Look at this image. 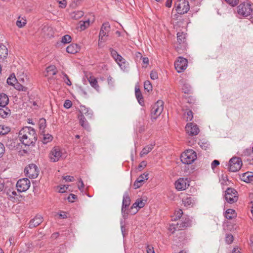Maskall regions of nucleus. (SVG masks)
I'll return each instance as SVG.
<instances>
[{
	"instance_id": "9b49d317",
	"label": "nucleus",
	"mask_w": 253,
	"mask_h": 253,
	"mask_svg": "<svg viewBox=\"0 0 253 253\" xmlns=\"http://www.w3.org/2000/svg\"><path fill=\"white\" fill-rule=\"evenodd\" d=\"M30 186V180L27 178L19 179L16 184L17 190L20 192L27 191L29 188Z\"/></svg>"
},
{
	"instance_id": "7ed1b4c3",
	"label": "nucleus",
	"mask_w": 253,
	"mask_h": 253,
	"mask_svg": "<svg viewBox=\"0 0 253 253\" xmlns=\"http://www.w3.org/2000/svg\"><path fill=\"white\" fill-rule=\"evenodd\" d=\"M197 158L196 153L192 149H188L181 155V161L183 164H190Z\"/></svg>"
},
{
	"instance_id": "e433bc0d",
	"label": "nucleus",
	"mask_w": 253,
	"mask_h": 253,
	"mask_svg": "<svg viewBox=\"0 0 253 253\" xmlns=\"http://www.w3.org/2000/svg\"><path fill=\"white\" fill-rule=\"evenodd\" d=\"M79 28L80 30L83 31L89 25V20H87L84 21H80L79 23Z\"/></svg>"
},
{
	"instance_id": "bf43d9fd",
	"label": "nucleus",
	"mask_w": 253,
	"mask_h": 253,
	"mask_svg": "<svg viewBox=\"0 0 253 253\" xmlns=\"http://www.w3.org/2000/svg\"><path fill=\"white\" fill-rule=\"evenodd\" d=\"M4 187V180L0 178V192L2 191Z\"/></svg>"
},
{
	"instance_id": "412c9836",
	"label": "nucleus",
	"mask_w": 253,
	"mask_h": 253,
	"mask_svg": "<svg viewBox=\"0 0 253 253\" xmlns=\"http://www.w3.org/2000/svg\"><path fill=\"white\" fill-rule=\"evenodd\" d=\"M110 26L108 23H104L100 29L99 35L102 36H108V33L110 31Z\"/></svg>"
},
{
	"instance_id": "ddd939ff",
	"label": "nucleus",
	"mask_w": 253,
	"mask_h": 253,
	"mask_svg": "<svg viewBox=\"0 0 253 253\" xmlns=\"http://www.w3.org/2000/svg\"><path fill=\"white\" fill-rule=\"evenodd\" d=\"M189 186V181L187 178H180L175 182L176 189L178 191L185 190Z\"/></svg>"
},
{
	"instance_id": "0eeeda50",
	"label": "nucleus",
	"mask_w": 253,
	"mask_h": 253,
	"mask_svg": "<svg viewBox=\"0 0 253 253\" xmlns=\"http://www.w3.org/2000/svg\"><path fill=\"white\" fill-rule=\"evenodd\" d=\"M111 54L112 57L115 59V61L119 65L120 67L123 70H125L127 67L128 64L126 62V60L118 52L113 49H110Z\"/></svg>"
},
{
	"instance_id": "c9c22d12",
	"label": "nucleus",
	"mask_w": 253,
	"mask_h": 253,
	"mask_svg": "<svg viewBox=\"0 0 253 253\" xmlns=\"http://www.w3.org/2000/svg\"><path fill=\"white\" fill-rule=\"evenodd\" d=\"M17 82V79L14 75H11L7 79V83L9 85L14 86Z\"/></svg>"
},
{
	"instance_id": "20e7f679",
	"label": "nucleus",
	"mask_w": 253,
	"mask_h": 253,
	"mask_svg": "<svg viewBox=\"0 0 253 253\" xmlns=\"http://www.w3.org/2000/svg\"><path fill=\"white\" fill-rule=\"evenodd\" d=\"M224 197L228 203L232 204L238 201V194L234 188H228L225 191Z\"/></svg>"
},
{
	"instance_id": "393cba45",
	"label": "nucleus",
	"mask_w": 253,
	"mask_h": 253,
	"mask_svg": "<svg viewBox=\"0 0 253 253\" xmlns=\"http://www.w3.org/2000/svg\"><path fill=\"white\" fill-rule=\"evenodd\" d=\"M17 78L18 81L22 84H25L28 82V79L26 73L24 71H20L17 74Z\"/></svg>"
},
{
	"instance_id": "680f3d73",
	"label": "nucleus",
	"mask_w": 253,
	"mask_h": 253,
	"mask_svg": "<svg viewBox=\"0 0 253 253\" xmlns=\"http://www.w3.org/2000/svg\"><path fill=\"white\" fill-rule=\"evenodd\" d=\"M63 178L66 181H73L74 180V177L69 175L64 176Z\"/></svg>"
},
{
	"instance_id": "39448f33",
	"label": "nucleus",
	"mask_w": 253,
	"mask_h": 253,
	"mask_svg": "<svg viewBox=\"0 0 253 253\" xmlns=\"http://www.w3.org/2000/svg\"><path fill=\"white\" fill-rule=\"evenodd\" d=\"M164 110V102L158 100L153 106L151 110V119L153 121L161 114Z\"/></svg>"
},
{
	"instance_id": "4be33fe9",
	"label": "nucleus",
	"mask_w": 253,
	"mask_h": 253,
	"mask_svg": "<svg viewBox=\"0 0 253 253\" xmlns=\"http://www.w3.org/2000/svg\"><path fill=\"white\" fill-rule=\"evenodd\" d=\"M11 111L6 106L0 107V117L6 118L10 116Z\"/></svg>"
},
{
	"instance_id": "37998d69",
	"label": "nucleus",
	"mask_w": 253,
	"mask_h": 253,
	"mask_svg": "<svg viewBox=\"0 0 253 253\" xmlns=\"http://www.w3.org/2000/svg\"><path fill=\"white\" fill-rule=\"evenodd\" d=\"M177 41L181 43V42H184V40L185 38V35L183 34V33L178 32L177 34Z\"/></svg>"
},
{
	"instance_id": "9d476101",
	"label": "nucleus",
	"mask_w": 253,
	"mask_h": 253,
	"mask_svg": "<svg viewBox=\"0 0 253 253\" xmlns=\"http://www.w3.org/2000/svg\"><path fill=\"white\" fill-rule=\"evenodd\" d=\"M24 172L27 176L31 179L36 178L39 175L37 166L34 164L29 165L25 168Z\"/></svg>"
},
{
	"instance_id": "f8f14e48",
	"label": "nucleus",
	"mask_w": 253,
	"mask_h": 253,
	"mask_svg": "<svg viewBox=\"0 0 253 253\" xmlns=\"http://www.w3.org/2000/svg\"><path fill=\"white\" fill-rule=\"evenodd\" d=\"M174 66L177 72H182L187 68V60L184 58L179 57L175 61Z\"/></svg>"
},
{
	"instance_id": "13d9d810",
	"label": "nucleus",
	"mask_w": 253,
	"mask_h": 253,
	"mask_svg": "<svg viewBox=\"0 0 253 253\" xmlns=\"http://www.w3.org/2000/svg\"><path fill=\"white\" fill-rule=\"evenodd\" d=\"M146 251L147 253H155L154 248L150 245L147 246Z\"/></svg>"
},
{
	"instance_id": "8fccbe9b",
	"label": "nucleus",
	"mask_w": 253,
	"mask_h": 253,
	"mask_svg": "<svg viewBox=\"0 0 253 253\" xmlns=\"http://www.w3.org/2000/svg\"><path fill=\"white\" fill-rule=\"evenodd\" d=\"M14 86L15 88L17 90H18L20 91V90H22V91L25 90V89H24L25 87H24V86L23 85L21 84H20L17 83V82Z\"/></svg>"
},
{
	"instance_id": "f3484780",
	"label": "nucleus",
	"mask_w": 253,
	"mask_h": 253,
	"mask_svg": "<svg viewBox=\"0 0 253 253\" xmlns=\"http://www.w3.org/2000/svg\"><path fill=\"white\" fill-rule=\"evenodd\" d=\"M80 50V47L77 44L72 43L70 44L66 48V51L68 53L71 54H75Z\"/></svg>"
},
{
	"instance_id": "f257e3e1",
	"label": "nucleus",
	"mask_w": 253,
	"mask_h": 253,
	"mask_svg": "<svg viewBox=\"0 0 253 253\" xmlns=\"http://www.w3.org/2000/svg\"><path fill=\"white\" fill-rule=\"evenodd\" d=\"M19 138L25 145L29 146L37 140L35 130L31 127H24L19 132Z\"/></svg>"
},
{
	"instance_id": "473e14b6",
	"label": "nucleus",
	"mask_w": 253,
	"mask_h": 253,
	"mask_svg": "<svg viewBox=\"0 0 253 253\" xmlns=\"http://www.w3.org/2000/svg\"><path fill=\"white\" fill-rule=\"evenodd\" d=\"M46 76H54L56 74V70L54 66H49L46 68Z\"/></svg>"
},
{
	"instance_id": "5701e85b",
	"label": "nucleus",
	"mask_w": 253,
	"mask_h": 253,
	"mask_svg": "<svg viewBox=\"0 0 253 253\" xmlns=\"http://www.w3.org/2000/svg\"><path fill=\"white\" fill-rule=\"evenodd\" d=\"M79 111L80 113V115H84V114H85L89 118H91L93 115L92 111L89 109L85 107L84 106H81L79 109Z\"/></svg>"
},
{
	"instance_id": "f704fd0d",
	"label": "nucleus",
	"mask_w": 253,
	"mask_h": 253,
	"mask_svg": "<svg viewBox=\"0 0 253 253\" xmlns=\"http://www.w3.org/2000/svg\"><path fill=\"white\" fill-rule=\"evenodd\" d=\"M153 148V145H149L144 147L140 153L141 156L147 155Z\"/></svg>"
},
{
	"instance_id": "6e6d98bb",
	"label": "nucleus",
	"mask_w": 253,
	"mask_h": 253,
	"mask_svg": "<svg viewBox=\"0 0 253 253\" xmlns=\"http://www.w3.org/2000/svg\"><path fill=\"white\" fill-rule=\"evenodd\" d=\"M68 185H62L60 187V188L59 189V192L60 193H64V192H65L67 189L68 188Z\"/></svg>"
},
{
	"instance_id": "3c124183",
	"label": "nucleus",
	"mask_w": 253,
	"mask_h": 253,
	"mask_svg": "<svg viewBox=\"0 0 253 253\" xmlns=\"http://www.w3.org/2000/svg\"><path fill=\"white\" fill-rule=\"evenodd\" d=\"M150 77L152 80H156L158 78V75L156 71H152L150 74Z\"/></svg>"
},
{
	"instance_id": "69168bd1",
	"label": "nucleus",
	"mask_w": 253,
	"mask_h": 253,
	"mask_svg": "<svg viewBox=\"0 0 253 253\" xmlns=\"http://www.w3.org/2000/svg\"><path fill=\"white\" fill-rule=\"evenodd\" d=\"M142 61L144 64H145V67H147L148 64H149V59L147 57H144L142 58Z\"/></svg>"
},
{
	"instance_id": "2f4dec72",
	"label": "nucleus",
	"mask_w": 253,
	"mask_h": 253,
	"mask_svg": "<svg viewBox=\"0 0 253 253\" xmlns=\"http://www.w3.org/2000/svg\"><path fill=\"white\" fill-rule=\"evenodd\" d=\"M84 15V12L81 10L75 11L70 14L71 17L75 20L81 18Z\"/></svg>"
},
{
	"instance_id": "a211bd4d",
	"label": "nucleus",
	"mask_w": 253,
	"mask_h": 253,
	"mask_svg": "<svg viewBox=\"0 0 253 253\" xmlns=\"http://www.w3.org/2000/svg\"><path fill=\"white\" fill-rule=\"evenodd\" d=\"M8 55V49L7 47L0 43V61H3Z\"/></svg>"
},
{
	"instance_id": "de8ad7c7",
	"label": "nucleus",
	"mask_w": 253,
	"mask_h": 253,
	"mask_svg": "<svg viewBox=\"0 0 253 253\" xmlns=\"http://www.w3.org/2000/svg\"><path fill=\"white\" fill-rule=\"evenodd\" d=\"M225 1L231 6H234L238 4L239 0H225Z\"/></svg>"
},
{
	"instance_id": "a878e982",
	"label": "nucleus",
	"mask_w": 253,
	"mask_h": 253,
	"mask_svg": "<svg viewBox=\"0 0 253 253\" xmlns=\"http://www.w3.org/2000/svg\"><path fill=\"white\" fill-rule=\"evenodd\" d=\"M87 80L91 86L96 90H99V86L98 84L97 79L93 76H89L87 77Z\"/></svg>"
},
{
	"instance_id": "cd10ccee",
	"label": "nucleus",
	"mask_w": 253,
	"mask_h": 253,
	"mask_svg": "<svg viewBox=\"0 0 253 253\" xmlns=\"http://www.w3.org/2000/svg\"><path fill=\"white\" fill-rule=\"evenodd\" d=\"M9 102L7 95L4 93H0V107L6 106Z\"/></svg>"
},
{
	"instance_id": "774afa93",
	"label": "nucleus",
	"mask_w": 253,
	"mask_h": 253,
	"mask_svg": "<svg viewBox=\"0 0 253 253\" xmlns=\"http://www.w3.org/2000/svg\"><path fill=\"white\" fill-rule=\"evenodd\" d=\"M182 213H183V212H182V210H179L178 211H177L176 215V216L178 218H179L181 216Z\"/></svg>"
},
{
	"instance_id": "4468645a",
	"label": "nucleus",
	"mask_w": 253,
	"mask_h": 253,
	"mask_svg": "<svg viewBox=\"0 0 253 253\" xmlns=\"http://www.w3.org/2000/svg\"><path fill=\"white\" fill-rule=\"evenodd\" d=\"M186 132L191 136L196 135L199 132L198 126L195 124L189 123L185 126Z\"/></svg>"
},
{
	"instance_id": "49530a36",
	"label": "nucleus",
	"mask_w": 253,
	"mask_h": 253,
	"mask_svg": "<svg viewBox=\"0 0 253 253\" xmlns=\"http://www.w3.org/2000/svg\"><path fill=\"white\" fill-rule=\"evenodd\" d=\"M225 241L228 244L232 243L233 241V236L231 234L226 235Z\"/></svg>"
},
{
	"instance_id": "2eb2a0df",
	"label": "nucleus",
	"mask_w": 253,
	"mask_h": 253,
	"mask_svg": "<svg viewBox=\"0 0 253 253\" xmlns=\"http://www.w3.org/2000/svg\"><path fill=\"white\" fill-rule=\"evenodd\" d=\"M149 178V173L145 172L141 174L134 182L133 186L135 189H137L140 187L143 183L147 180Z\"/></svg>"
},
{
	"instance_id": "338daca9",
	"label": "nucleus",
	"mask_w": 253,
	"mask_h": 253,
	"mask_svg": "<svg viewBox=\"0 0 253 253\" xmlns=\"http://www.w3.org/2000/svg\"><path fill=\"white\" fill-rule=\"evenodd\" d=\"M146 162L145 161H142L139 165V168L141 169H144L146 166Z\"/></svg>"
},
{
	"instance_id": "864d4df0",
	"label": "nucleus",
	"mask_w": 253,
	"mask_h": 253,
	"mask_svg": "<svg viewBox=\"0 0 253 253\" xmlns=\"http://www.w3.org/2000/svg\"><path fill=\"white\" fill-rule=\"evenodd\" d=\"M79 183L78 185V188L80 190L83 191L84 188V184L83 180L80 178L79 180Z\"/></svg>"
},
{
	"instance_id": "423d86ee",
	"label": "nucleus",
	"mask_w": 253,
	"mask_h": 253,
	"mask_svg": "<svg viewBox=\"0 0 253 253\" xmlns=\"http://www.w3.org/2000/svg\"><path fill=\"white\" fill-rule=\"evenodd\" d=\"M175 8L179 14H183L189 10V4L186 0H178L175 3Z\"/></svg>"
},
{
	"instance_id": "ea45409f",
	"label": "nucleus",
	"mask_w": 253,
	"mask_h": 253,
	"mask_svg": "<svg viewBox=\"0 0 253 253\" xmlns=\"http://www.w3.org/2000/svg\"><path fill=\"white\" fill-rule=\"evenodd\" d=\"M46 126V121L44 119L42 118L39 121V128L41 131H43Z\"/></svg>"
},
{
	"instance_id": "a18cd8bd",
	"label": "nucleus",
	"mask_w": 253,
	"mask_h": 253,
	"mask_svg": "<svg viewBox=\"0 0 253 253\" xmlns=\"http://www.w3.org/2000/svg\"><path fill=\"white\" fill-rule=\"evenodd\" d=\"M107 36H102L101 35H99L98 45L100 46L102 43L105 42L107 40Z\"/></svg>"
},
{
	"instance_id": "79ce46f5",
	"label": "nucleus",
	"mask_w": 253,
	"mask_h": 253,
	"mask_svg": "<svg viewBox=\"0 0 253 253\" xmlns=\"http://www.w3.org/2000/svg\"><path fill=\"white\" fill-rule=\"evenodd\" d=\"M186 121H190L193 118V113L191 111H188L184 114Z\"/></svg>"
},
{
	"instance_id": "72a5a7b5",
	"label": "nucleus",
	"mask_w": 253,
	"mask_h": 253,
	"mask_svg": "<svg viewBox=\"0 0 253 253\" xmlns=\"http://www.w3.org/2000/svg\"><path fill=\"white\" fill-rule=\"evenodd\" d=\"M135 96L136 97L139 102V103L141 105H142V103H143V98L142 97V95L141 94V92L139 88H137L135 87Z\"/></svg>"
},
{
	"instance_id": "aec40b11",
	"label": "nucleus",
	"mask_w": 253,
	"mask_h": 253,
	"mask_svg": "<svg viewBox=\"0 0 253 253\" xmlns=\"http://www.w3.org/2000/svg\"><path fill=\"white\" fill-rule=\"evenodd\" d=\"M182 204L186 207H192L194 204V200L191 197L186 196L182 199Z\"/></svg>"
},
{
	"instance_id": "1a4fd4ad",
	"label": "nucleus",
	"mask_w": 253,
	"mask_h": 253,
	"mask_svg": "<svg viewBox=\"0 0 253 253\" xmlns=\"http://www.w3.org/2000/svg\"><path fill=\"white\" fill-rule=\"evenodd\" d=\"M242 166V161L240 158L233 157L229 162V169L232 172L239 170Z\"/></svg>"
},
{
	"instance_id": "09e8293b",
	"label": "nucleus",
	"mask_w": 253,
	"mask_h": 253,
	"mask_svg": "<svg viewBox=\"0 0 253 253\" xmlns=\"http://www.w3.org/2000/svg\"><path fill=\"white\" fill-rule=\"evenodd\" d=\"M63 76H64L63 79H64L65 83L68 85H70V86L71 85L72 83L70 81V80L68 76L67 75V74L64 73Z\"/></svg>"
},
{
	"instance_id": "58836bf2",
	"label": "nucleus",
	"mask_w": 253,
	"mask_h": 253,
	"mask_svg": "<svg viewBox=\"0 0 253 253\" xmlns=\"http://www.w3.org/2000/svg\"><path fill=\"white\" fill-rule=\"evenodd\" d=\"M52 136L49 134H44L42 140L43 143L46 144L49 142H50L52 140Z\"/></svg>"
},
{
	"instance_id": "a19ab883",
	"label": "nucleus",
	"mask_w": 253,
	"mask_h": 253,
	"mask_svg": "<svg viewBox=\"0 0 253 253\" xmlns=\"http://www.w3.org/2000/svg\"><path fill=\"white\" fill-rule=\"evenodd\" d=\"M144 87L145 89L148 91L152 90V85L149 81H146L144 82Z\"/></svg>"
},
{
	"instance_id": "6ab92c4d",
	"label": "nucleus",
	"mask_w": 253,
	"mask_h": 253,
	"mask_svg": "<svg viewBox=\"0 0 253 253\" xmlns=\"http://www.w3.org/2000/svg\"><path fill=\"white\" fill-rule=\"evenodd\" d=\"M42 33L47 37H51L53 36L54 31L51 27L45 25L42 28Z\"/></svg>"
},
{
	"instance_id": "dca6fc26",
	"label": "nucleus",
	"mask_w": 253,
	"mask_h": 253,
	"mask_svg": "<svg viewBox=\"0 0 253 253\" xmlns=\"http://www.w3.org/2000/svg\"><path fill=\"white\" fill-rule=\"evenodd\" d=\"M42 222V217L41 215H37L31 219L28 225L29 227L32 228L40 225Z\"/></svg>"
},
{
	"instance_id": "052dcab7",
	"label": "nucleus",
	"mask_w": 253,
	"mask_h": 253,
	"mask_svg": "<svg viewBox=\"0 0 253 253\" xmlns=\"http://www.w3.org/2000/svg\"><path fill=\"white\" fill-rule=\"evenodd\" d=\"M76 196L74 194H71L70 196L68 197V200L70 202H73L74 200L76 198Z\"/></svg>"
},
{
	"instance_id": "7c9ffc66",
	"label": "nucleus",
	"mask_w": 253,
	"mask_h": 253,
	"mask_svg": "<svg viewBox=\"0 0 253 253\" xmlns=\"http://www.w3.org/2000/svg\"><path fill=\"white\" fill-rule=\"evenodd\" d=\"M243 180L246 182H250L253 181V173L247 172L243 174L242 176Z\"/></svg>"
},
{
	"instance_id": "c85d7f7f",
	"label": "nucleus",
	"mask_w": 253,
	"mask_h": 253,
	"mask_svg": "<svg viewBox=\"0 0 253 253\" xmlns=\"http://www.w3.org/2000/svg\"><path fill=\"white\" fill-rule=\"evenodd\" d=\"M225 217L228 219H231L236 217L237 214L235 211L233 209H228L226 211Z\"/></svg>"
},
{
	"instance_id": "4c0bfd02",
	"label": "nucleus",
	"mask_w": 253,
	"mask_h": 253,
	"mask_svg": "<svg viewBox=\"0 0 253 253\" xmlns=\"http://www.w3.org/2000/svg\"><path fill=\"white\" fill-rule=\"evenodd\" d=\"M26 24V19L21 18L20 17H19L18 18V19L16 21V25L19 28H22L24 27Z\"/></svg>"
},
{
	"instance_id": "bb28decb",
	"label": "nucleus",
	"mask_w": 253,
	"mask_h": 253,
	"mask_svg": "<svg viewBox=\"0 0 253 253\" xmlns=\"http://www.w3.org/2000/svg\"><path fill=\"white\" fill-rule=\"evenodd\" d=\"M80 125L85 129L88 130L89 126L86 119L83 115H79L78 116Z\"/></svg>"
},
{
	"instance_id": "f03ea898",
	"label": "nucleus",
	"mask_w": 253,
	"mask_h": 253,
	"mask_svg": "<svg viewBox=\"0 0 253 253\" xmlns=\"http://www.w3.org/2000/svg\"><path fill=\"white\" fill-rule=\"evenodd\" d=\"M237 13L239 16L248 17L253 22V5L249 2H243L237 7Z\"/></svg>"
},
{
	"instance_id": "4d7b16f0",
	"label": "nucleus",
	"mask_w": 253,
	"mask_h": 253,
	"mask_svg": "<svg viewBox=\"0 0 253 253\" xmlns=\"http://www.w3.org/2000/svg\"><path fill=\"white\" fill-rule=\"evenodd\" d=\"M126 209L125 208H122V213L124 219H126L128 215V212H126Z\"/></svg>"
},
{
	"instance_id": "603ef678",
	"label": "nucleus",
	"mask_w": 253,
	"mask_h": 253,
	"mask_svg": "<svg viewBox=\"0 0 253 253\" xmlns=\"http://www.w3.org/2000/svg\"><path fill=\"white\" fill-rule=\"evenodd\" d=\"M72 106V102L69 100H66L64 104V106L67 109H69Z\"/></svg>"
},
{
	"instance_id": "b1692460",
	"label": "nucleus",
	"mask_w": 253,
	"mask_h": 253,
	"mask_svg": "<svg viewBox=\"0 0 253 253\" xmlns=\"http://www.w3.org/2000/svg\"><path fill=\"white\" fill-rule=\"evenodd\" d=\"M145 205V202L141 199H138L132 205L131 209H136V211L134 213H136L138 211L143 208Z\"/></svg>"
},
{
	"instance_id": "0e129e2a",
	"label": "nucleus",
	"mask_w": 253,
	"mask_h": 253,
	"mask_svg": "<svg viewBox=\"0 0 253 253\" xmlns=\"http://www.w3.org/2000/svg\"><path fill=\"white\" fill-rule=\"evenodd\" d=\"M8 194L9 196L11 197H14V196L17 195V192L15 191H12L9 190L8 192Z\"/></svg>"
},
{
	"instance_id": "c756f323",
	"label": "nucleus",
	"mask_w": 253,
	"mask_h": 253,
	"mask_svg": "<svg viewBox=\"0 0 253 253\" xmlns=\"http://www.w3.org/2000/svg\"><path fill=\"white\" fill-rule=\"evenodd\" d=\"M130 203V199L127 193H125L123 196L122 208H126Z\"/></svg>"
},
{
	"instance_id": "c03bdc74",
	"label": "nucleus",
	"mask_w": 253,
	"mask_h": 253,
	"mask_svg": "<svg viewBox=\"0 0 253 253\" xmlns=\"http://www.w3.org/2000/svg\"><path fill=\"white\" fill-rule=\"evenodd\" d=\"M71 42V37L68 35L64 36L62 38V42L64 43H69Z\"/></svg>"
},
{
	"instance_id": "6e6552de",
	"label": "nucleus",
	"mask_w": 253,
	"mask_h": 253,
	"mask_svg": "<svg viewBox=\"0 0 253 253\" xmlns=\"http://www.w3.org/2000/svg\"><path fill=\"white\" fill-rule=\"evenodd\" d=\"M63 153L61 149L56 146L53 147L49 154L50 161L52 162L59 161L62 158Z\"/></svg>"
},
{
	"instance_id": "5fc2aeb1",
	"label": "nucleus",
	"mask_w": 253,
	"mask_h": 253,
	"mask_svg": "<svg viewBox=\"0 0 253 253\" xmlns=\"http://www.w3.org/2000/svg\"><path fill=\"white\" fill-rule=\"evenodd\" d=\"M5 148L3 144L0 142V158L4 154Z\"/></svg>"
},
{
	"instance_id": "e2e57ef3",
	"label": "nucleus",
	"mask_w": 253,
	"mask_h": 253,
	"mask_svg": "<svg viewBox=\"0 0 253 253\" xmlns=\"http://www.w3.org/2000/svg\"><path fill=\"white\" fill-rule=\"evenodd\" d=\"M219 165V162L218 160H214L211 163V168L212 169H214L217 166Z\"/></svg>"
}]
</instances>
